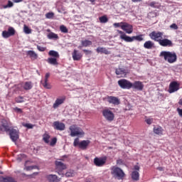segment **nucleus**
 Wrapping results in <instances>:
<instances>
[{"instance_id":"f257e3e1","label":"nucleus","mask_w":182,"mask_h":182,"mask_svg":"<svg viewBox=\"0 0 182 182\" xmlns=\"http://www.w3.org/2000/svg\"><path fill=\"white\" fill-rule=\"evenodd\" d=\"M159 56L164 58V60L168 62V63H174L175 62H177V54L176 52L162 51Z\"/></svg>"},{"instance_id":"f03ea898","label":"nucleus","mask_w":182,"mask_h":182,"mask_svg":"<svg viewBox=\"0 0 182 182\" xmlns=\"http://www.w3.org/2000/svg\"><path fill=\"white\" fill-rule=\"evenodd\" d=\"M111 174L113 176L114 178H117V180H123V178L126 177L124 171L117 166H112L111 168Z\"/></svg>"},{"instance_id":"7ed1b4c3","label":"nucleus","mask_w":182,"mask_h":182,"mask_svg":"<svg viewBox=\"0 0 182 182\" xmlns=\"http://www.w3.org/2000/svg\"><path fill=\"white\" fill-rule=\"evenodd\" d=\"M69 129L70 131L71 137L85 135V132H83V130L76 124L71 125Z\"/></svg>"},{"instance_id":"20e7f679","label":"nucleus","mask_w":182,"mask_h":182,"mask_svg":"<svg viewBox=\"0 0 182 182\" xmlns=\"http://www.w3.org/2000/svg\"><path fill=\"white\" fill-rule=\"evenodd\" d=\"M89 144H90V141L83 140L80 142L79 138H76L73 142L74 147L78 146L79 149H81L82 150H86L87 149V146H89Z\"/></svg>"},{"instance_id":"39448f33","label":"nucleus","mask_w":182,"mask_h":182,"mask_svg":"<svg viewBox=\"0 0 182 182\" xmlns=\"http://www.w3.org/2000/svg\"><path fill=\"white\" fill-rule=\"evenodd\" d=\"M118 85L121 89H132V82L126 79L118 80Z\"/></svg>"},{"instance_id":"423d86ee","label":"nucleus","mask_w":182,"mask_h":182,"mask_svg":"<svg viewBox=\"0 0 182 182\" xmlns=\"http://www.w3.org/2000/svg\"><path fill=\"white\" fill-rule=\"evenodd\" d=\"M149 38L159 43L161 40V38H163V33L160 31H152L149 33Z\"/></svg>"},{"instance_id":"0eeeda50","label":"nucleus","mask_w":182,"mask_h":182,"mask_svg":"<svg viewBox=\"0 0 182 182\" xmlns=\"http://www.w3.org/2000/svg\"><path fill=\"white\" fill-rule=\"evenodd\" d=\"M106 161H107V156L95 157L94 159V164L96 167H103L106 164Z\"/></svg>"},{"instance_id":"6e6552de","label":"nucleus","mask_w":182,"mask_h":182,"mask_svg":"<svg viewBox=\"0 0 182 182\" xmlns=\"http://www.w3.org/2000/svg\"><path fill=\"white\" fill-rule=\"evenodd\" d=\"M102 116L107 122H113L114 120V114L109 109H104L102 111Z\"/></svg>"},{"instance_id":"1a4fd4ad","label":"nucleus","mask_w":182,"mask_h":182,"mask_svg":"<svg viewBox=\"0 0 182 182\" xmlns=\"http://www.w3.org/2000/svg\"><path fill=\"white\" fill-rule=\"evenodd\" d=\"M180 90V84L177 81H173L169 84L168 93H174Z\"/></svg>"},{"instance_id":"9d476101","label":"nucleus","mask_w":182,"mask_h":182,"mask_svg":"<svg viewBox=\"0 0 182 182\" xmlns=\"http://www.w3.org/2000/svg\"><path fill=\"white\" fill-rule=\"evenodd\" d=\"M11 122L6 119L1 120V125L0 126V132H9L11 130Z\"/></svg>"},{"instance_id":"9b49d317","label":"nucleus","mask_w":182,"mask_h":182,"mask_svg":"<svg viewBox=\"0 0 182 182\" xmlns=\"http://www.w3.org/2000/svg\"><path fill=\"white\" fill-rule=\"evenodd\" d=\"M49 77H50V73H47L45 75L44 80H41V85H43L45 89H52V85H50V83H48Z\"/></svg>"},{"instance_id":"f8f14e48","label":"nucleus","mask_w":182,"mask_h":182,"mask_svg":"<svg viewBox=\"0 0 182 182\" xmlns=\"http://www.w3.org/2000/svg\"><path fill=\"white\" fill-rule=\"evenodd\" d=\"M53 127L55 130H59L60 132H63V130L66 129V125H65V123L63 122L55 121L53 123Z\"/></svg>"},{"instance_id":"ddd939ff","label":"nucleus","mask_w":182,"mask_h":182,"mask_svg":"<svg viewBox=\"0 0 182 182\" xmlns=\"http://www.w3.org/2000/svg\"><path fill=\"white\" fill-rule=\"evenodd\" d=\"M14 35H15V28L13 27H9L7 31H4L2 32V36L5 39H8V38H10V36H14Z\"/></svg>"},{"instance_id":"4468645a","label":"nucleus","mask_w":182,"mask_h":182,"mask_svg":"<svg viewBox=\"0 0 182 182\" xmlns=\"http://www.w3.org/2000/svg\"><path fill=\"white\" fill-rule=\"evenodd\" d=\"M159 43L161 46H163L164 48L173 47V41H171V40H168V38H164V39L161 38Z\"/></svg>"},{"instance_id":"2eb2a0df","label":"nucleus","mask_w":182,"mask_h":182,"mask_svg":"<svg viewBox=\"0 0 182 182\" xmlns=\"http://www.w3.org/2000/svg\"><path fill=\"white\" fill-rule=\"evenodd\" d=\"M122 29L126 32V33H133V26L129 23L124 22L122 26Z\"/></svg>"},{"instance_id":"dca6fc26","label":"nucleus","mask_w":182,"mask_h":182,"mask_svg":"<svg viewBox=\"0 0 182 182\" xmlns=\"http://www.w3.org/2000/svg\"><path fill=\"white\" fill-rule=\"evenodd\" d=\"M105 99L111 105H118L120 103V100L117 97L107 96Z\"/></svg>"},{"instance_id":"f3484780","label":"nucleus","mask_w":182,"mask_h":182,"mask_svg":"<svg viewBox=\"0 0 182 182\" xmlns=\"http://www.w3.org/2000/svg\"><path fill=\"white\" fill-rule=\"evenodd\" d=\"M117 32L120 35L119 36L120 39H122V41H124V42H133V36L130 37L126 35L124 32L120 30H118Z\"/></svg>"},{"instance_id":"a211bd4d","label":"nucleus","mask_w":182,"mask_h":182,"mask_svg":"<svg viewBox=\"0 0 182 182\" xmlns=\"http://www.w3.org/2000/svg\"><path fill=\"white\" fill-rule=\"evenodd\" d=\"M132 88L141 92L144 89V84L141 81H135L132 83Z\"/></svg>"},{"instance_id":"6ab92c4d","label":"nucleus","mask_w":182,"mask_h":182,"mask_svg":"<svg viewBox=\"0 0 182 182\" xmlns=\"http://www.w3.org/2000/svg\"><path fill=\"white\" fill-rule=\"evenodd\" d=\"M9 136L10 139H11L12 141H16L18 139H19V132H18V130L14 129H10L9 131Z\"/></svg>"},{"instance_id":"aec40b11","label":"nucleus","mask_w":182,"mask_h":182,"mask_svg":"<svg viewBox=\"0 0 182 182\" xmlns=\"http://www.w3.org/2000/svg\"><path fill=\"white\" fill-rule=\"evenodd\" d=\"M72 58L73 60H80V59L83 58V55L79 52V50H74L72 53Z\"/></svg>"},{"instance_id":"412c9836","label":"nucleus","mask_w":182,"mask_h":182,"mask_svg":"<svg viewBox=\"0 0 182 182\" xmlns=\"http://www.w3.org/2000/svg\"><path fill=\"white\" fill-rule=\"evenodd\" d=\"M115 73L119 77H124L127 75V70L124 68H117L115 70Z\"/></svg>"},{"instance_id":"4be33fe9","label":"nucleus","mask_w":182,"mask_h":182,"mask_svg":"<svg viewBox=\"0 0 182 182\" xmlns=\"http://www.w3.org/2000/svg\"><path fill=\"white\" fill-rule=\"evenodd\" d=\"M56 170L58 171H62L63 170H66V164H63L62 161H55Z\"/></svg>"},{"instance_id":"5701e85b","label":"nucleus","mask_w":182,"mask_h":182,"mask_svg":"<svg viewBox=\"0 0 182 182\" xmlns=\"http://www.w3.org/2000/svg\"><path fill=\"white\" fill-rule=\"evenodd\" d=\"M65 100H66V97H63V98H58L55 100V103L53 105V107L54 109H57V107H59L60 105H63V103L65 102Z\"/></svg>"},{"instance_id":"b1692460","label":"nucleus","mask_w":182,"mask_h":182,"mask_svg":"<svg viewBox=\"0 0 182 182\" xmlns=\"http://www.w3.org/2000/svg\"><path fill=\"white\" fill-rule=\"evenodd\" d=\"M153 132L158 136H163V132H164V129L161 126H157L154 127Z\"/></svg>"},{"instance_id":"393cba45","label":"nucleus","mask_w":182,"mask_h":182,"mask_svg":"<svg viewBox=\"0 0 182 182\" xmlns=\"http://www.w3.org/2000/svg\"><path fill=\"white\" fill-rule=\"evenodd\" d=\"M0 182H16V179L11 176H0Z\"/></svg>"},{"instance_id":"a878e982","label":"nucleus","mask_w":182,"mask_h":182,"mask_svg":"<svg viewBox=\"0 0 182 182\" xmlns=\"http://www.w3.org/2000/svg\"><path fill=\"white\" fill-rule=\"evenodd\" d=\"M47 180L49 182H59L60 181V179L58 178V176L50 174L46 176Z\"/></svg>"},{"instance_id":"bb28decb","label":"nucleus","mask_w":182,"mask_h":182,"mask_svg":"<svg viewBox=\"0 0 182 182\" xmlns=\"http://www.w3.org/2000/svg\"><path fill=\"white\" fill-rule=\"evenodd\" d=\"M26 55L27 56H29L31 60H36V59H38V54L33 50H28Z\"/></svg>"},{"instance_id":"cd10ccee","label":"nucleus","mask_w":182,"mask_h":182,"mask_svg":"<svg viewBox=\"0 0 182 182\" xmlns=\"http://www.w3.org/2000/svg\"><path fill=\"white\" fill-rule=\"evenodd\" d=\"M96 52L98 53H104V55H110V51H109L105 47H98L96 49Z\"/></svg>"},{"instance_id":"c85d7f7f","label":"nucleus","mask_w":182,"mask_h":182,"mask_svg":"<svg viewBox=\"0 0 182 182\" xmlns=\"http://www.w3.org/2000/svg\"><path fill=\"white\" fill-rule=\"evenodd\" d=\"M131 177L134 181H139L140 180V173L137 171H134L132 172Z\"/></svg>"},{"instance_id":"c756f323","label":"nucleus","mask_w":182,"mask_h":182,"mask_svg":"<svg viewBox=\"0 0 182 182\" xmlns=\"http://www.w3.org/2000/svg\"><path fill=\"white\" fill-rule=\"evenodd\" d=\"M32 87H33V85L31 81L25 82L24 84L23 85V88L24 89V90H31Z\"/></svg>"},{"instance_id":"7c9ffc66","label":"nucleus","mask_w":182,"mask_h":182,"mask_svg":"<svg viewBox=\"0 0 182 182\" xmlns=\"http://www.w3.org/2000/svg\"><path fill=\"white\" fill-rule=\"evenodd\" d=\"M154 46V43H153L151 41H146L144 43V48H145V49H153Z\"/></svg>"},{"instance_id":"2f4dec72","label":"nucleus","mask_w":182,"mask_h":182,"mask_svg":"<svg viewBox=\"0 0 182 182\" xmlns=\"http://www.w3.org/2000/svg\"><path fill=\"white\" fill-rule=\"evenodd\" d=\"M48 63L50 65H53V66L58 65L59 63H58V58H48L47 59Z\"/></svg>"},{"instance_id":"473e14b6","label":"nucleus","mask_w":182,"mask_h":182,"mask_svg":"<svg viewBox=\"0 0 182 182\" xmlns=\"http://www.w3.org/2000/svg\"><path fill=\"white\" fill-rule=\"evenodd\" d=\"M81 45L84 48H87L88 46H92V43L89 40H84L81 41Z\"/></svg>"},{"instance_id":"72a5a7b5","label":"nucleus","mask_w":182,"mask_h":182,"mask_svg":"<svg viewBox=\"0 0 182 182\" xmlns=\"http://www.w3.org/2000/svg\"><path fill=\"white\" fill-rule=\"evenodd\" d=\"M48 55H49V56H52L54 58L59 59V53H58L57 51L50 50L48 52Z\"/></svg>"},{"instance_id":"f704fd0d","label":"nucleus","mask_w":182,"mask_h":182,"mask_svg":"<svg viewBox=\"0 0 182 182\" xmlns=\"http://www.w3.org/2000/svg\"><path fill=\"white\" fill-rule=\"evenodd\" d=\"M47 38L48 39H59V36L58 34L50 32V33L48 34Z\"/></svg>"},{"instance_id":"c9c22d12","label":"nucleus","mask_w":182,"mask_h":182,"mask_svg":"<svg viewBox=\"0 0 182 182\" xmlns=\"http://www.w3.org/2000/svg\"><path fill=\"white\" fill-rule=\"evenodd\" d=\"M133 41H138V42H141V41H144V38H143V34H140L139 36H132Z\"/></svg>"},{"instance_id":"e433bc0d","label":"nucleus","mask_w":182,"mask_h":182,"mask_svg":"<svg viewBox=\"0 0 182 182\" xmlns=\"http://www.w3.org/2000/svg\"><path fill=\"white\" fill-rule=\"evenodd\" d=\"M99 19L101 23H107V22H109V18H107V16H102L100 17Z\"/></svg>"},{"instance_id":"4c0bfd02","label":"nucleus","mask_w":182,"mask_h":182,"mask_svg":"<svg viewBox=\"0 0 182 182\" xmlns=\"http://www.w3.org/2000/svg\"><path fill=\"white\" fill-rule=\"evenodd\" d=\"M60 31L62 32V33H68L69 32L68 28L64 25L60 26Z\"/></svg>"},{"instance_id":"58836bf2","label":"nucleus","mask_w":182,"mask_h":182,"mask_svg":"<svg viewBox=\"0 0 182 182\" xmlns=\"http://www.w3.org/2000/svg\"><path fill=\"white\" fill-rule=\"evenodd\" d=\"M23 31L24 33H26L27 35H29V33H32V30L28 27V26L24 25L23 26Z\"/></svg>"},{"instance_id":"ea45409f","label":"nucleus","mask_w":182,"mask_h":182,"mask_svg":"<svg viewBox=\"0 0 182 182\" xmlns=\"http://www.w3.org/2000/svg\"><path fill=\"white\" fill-rule=\"evenodd\" d=\"M15 102L16 103H23V97L19 96L15 98Z\"/></svg>"},{"instance_id":"a19ab883","label":"nucleus","mask_w":182,"mask_h":182,"mask_svg":"<svg viewBox=\"0 0 182 182\" xmlns=\"http://www.w3.org/2000/svg\"><path fill=\"white\" fill-rule=\"evenodd\" d=\"M12 6H14V3H12V1H11L10 0H9L7 4L4 6L3 8L4 9H6V8H12Z\"/></svg>"},{"instance_id":"79ce46f5","label":"nucleus","mask_w":182,"mask_h":182,"mask_svg":"<svg viewBox=\"0 0 182 182\" xmlns=\"http://www.w3.org/2000/svg\"><path fill=\"white\" fill-rule=\"evenodd\" d=\"M53 16H55V14L53 12H48L46 14L47 19H52Z\"/></svg>"},{"instance_id":"37998d69","label":"nucleus","mask_w":182,"mask_h":182,"mask_svg":"<svg viewBox=\"0 0 182 182\" xmlns=\"http://www.w3.org/2000/svg\"><path fill=\"white\" fill-rule=\"evenodd\" d=\"M50 139V136L49 134H44L43 140L45 141V143H49V139Z\"/></svg>"},{"instance_id":"c03bdc74","label":"nucleus","mask_w":182,"mask_h":182,"mask_svg":"<svg viewBox=\"0 0 182 182\" xmlns=\"http://www.w3.org/2000/svg\"><path fill=\"white\" fill-rule=\"evenodd\" d=\"M123 23H124V22L114 23L113 24V26H114V28H121V29H122V26L123 25Z\"/></svg>"},{"instance_id":"a18cd8bd","label":"nucleus","mask_w":182,"mask_h":182,"mask_svg":"<svg viewBox=\"0 0 182 182\" xmlns=\"http://www.w3.org/2000/svg\"><path fill=\"white\" fill-rule=\"evenodd\" d=\"M169 28H171V29H173L174 31H177V29H178V26H177V24H176V23H172L170 26H169Z\"/></svg>"},{"instance_id":"49530a36","label":"nucleus","mask_w":182,"mask_h":182,"mask_svg":"<svg viewBox=\"0 0 182 182\" xmlns=\"http://www.w3.org/2000/svg\"><path fill=\"white\" fill-rule=\"evenodd\" d=\"M37 49L39 52H45L46 50V48L42 47L41 46H37Z\"/></svg>"},{"instance_id":"de8ad7c7","label":"nucleus","mask_w":182,"mask_h":182,"mask_svg":"<svg viewBox=\"0 0 182 182\" xmlns=\"http://www.w3.org/2000/svg\"><path fill=\"white\" fill-rule=\"evenodd\" d=\"M145 122L147 124H151L153 123V118H148L145 119Z\"/></svg>"},{"instance_id":"09e8293b","label":"nucleus","mask_w":182,"mask_h":182,"mask_svg":"<svg viewBox=\"0 0 182 182\" xmlns=\"http://www.w3.org/2000/svg\"><path fill=\"white\" fill-rule=\"evenodd\" d=\"M82 52H84V53L87 55H92V50H86V49H84L82 50Z\"/></svg>"},{"instance_id":"8fccbe9b","label":"nucleus","mask_w":182,"mask_h":182,"mask_svg":"<svg viewBox=\"0 0 182 182\" xmlns=\"http://www.w3.org/2000/svg\"><path fill=\"white\" fill-rule=\"evenodd\" d=\"M56 141H58V139L56 138H53L50 143V146H55L56 144Z\"/></svg>"},{"instance_id":"3c124183","label":"nucleus","mask_w":182,"mask_h":182,"mask_svg":"<svg viewBox=\"0 0 182 182\" xmlns=\"http://www.w3.org/2000/svg\"><path fill=\"white\" fill-rule=\"evenodd\" d=\"M23 126L24 127H27V129H33V125L31 124H25Z\"/></svg>"},{"instance_id":"603ef678","label":"nucleus","mask_w":182,"mask_h":182,"mask_svg":"<svg viewBox=\"0 0 182 182\" xmlns=\"http://www.w3.org/2000/svg\"><path fill=\"white\" fill-rule=\"evenodd\" d=\"M156 1H152L149 4V6H151V8H157V6H156Z\"/></svg>"},{"instance_id":"864d4df0","label":"nucleus","mask_w":182,"mask_h":182,"mask_svg":"<svg viewBox=\"0 0 182 182\" xmlns=\"http://www.w3.org/2000/svg\"><path fill=\"white\" fill-rule=\"evenodd\" d=\"M176 112H178L180 117H182V109L177 108Z\"/></svg>"},{"instance_id":"5fc2aeb1","label":"nucleus","mask_w":182,"mask_h":182,"mask_svg":"<svg viewBox=\"0 0 182 182\" xmlns=\"http://www.w3.org/2000/svg\"><path fill=\"white\" fill-rule=\"evenodd\" d=\"M26 170L29 171L30 170H33V166H26Z\"/></svg>"},{"instance_id":"6e6d98bb","label":"nucleus","mask_w":182,"mask_h":182,"mask_svg":"<svg viewBox=\"0 0 182 182\" xmlns=\"http://www.w3.org/2000/svg\"><path fill=\"white\" fill-rule=\"evenodd\" d=\"M134 170H136V171H139L140 170V166H139L138 165H135L134 166Z\"/></svg>"},{"instance_id":"4d7b16f0","label":"nucleus","mask_w":182,"mask_h":182,"mask_svg":"<svg viewBox=\"0 0 182 182\" xmlns=\"http://www.w3.org/2000/svg\"><path fill=\"white\" fill-rule=\"evenodd\" d=\"M72 176H73V173L70 172H67L65 173V177H72Z\"/></svg>"},{"instance_id":"13d9d810","label":"nucleus","mask_w":182,"mask_h":182,"mask_svg":"<svg viewBox=\"0 0 182 182\" xmlns=\"http://www.w3.org/2000/svg\"><path fill=\"white\" fill-rule=\"evenodd\" d=\"M15 110H16V112H18V113H22V109L21 108L16 107Z\"/></svg>"},{"instance_id":"bf43d9fd","label":"nucleus","mask_w":182,"mask_h":182,"mask_svg":"<svg viewBox=\"0 0 182 182\" xmlns=\"http://www.w3.org/2000/svg\"><path fill=\"white\" fill-rule=\"evenodd\" d=\"M13 2H14L15 4H19V2H22L23 0H12Z\"/></svg>"},{"instance_id":"052dcab7","label":"nucleus","mask_w":182,"mask_h":182,"mask_svg":"<svg viewBox=\"0 0 182 182\" xmlns=\"http://www.w3.org/2000/svg\"><path fill=\"white\" fill-rule=\"evenodd\" d=\"M132 2H141L142 0H132Z\"/></svg>"},{"instance_id":"680f3d73","label":"nucleus","mask_w":182,"mask_h":182,"mask_svg":"<svg viewBox=\"0 0 182 182\" xmlns=\"http://www.w3.org/2000/svg\"><path fill=\"white\" fill-rule=\"evenodd\" d=\"M88 1H90V2H92V5H95V0H88Z\"/></svg>"},{"instance_id":"e2e57ef3","label":"nucleus","mask_w":182,"mask_h":182,"mask_svg":"<svg viewBox=\"0 0 182 182\" xmlns=\"http://www.w3.org/2000/svg\"><path fill=\"white\" fill-rule=\"evenodd\" d=\"M178 105H181L182 106V99H181L178 102Z\"/></svg>"},{"instance_id":"0e129e2a","label":"nucleus","mask_w":182,"mask_h":182,"mask_svg":"<svg viewBox=\"0 0 182 182\" xmlns=\"http://www.w3.org/2000/svg\"><path fill=\"white\" fill-rule=\"evenodd\" d=\"M22 161V159H21L20 157H18V158H17V161Z\"/></svg>"},{"instance_id":"69168bd1","label":"nucleus","mask_w":182,"mask_h":182,"mask_svg":"<svg viewBox=\"0 0 182 182\" xmlns=\"http://www.w3.org/2000/svg\"><path fill=\"white\" fill-rule=\"evenodd\" d=\"M0 174H4V172L0 171Z\"/></svg>"},{"instance_id":"338daca9","label":"nucleus","mask_w":182,"mask_h":182,"mask_svg":"<svg viewBox=\"0 0 182 182\" xmlns=\"http://www.w3.org/2000/svg\"><path fill=\"white\" fill-rule=\"evenodd\" d=\"M109 149H113V147H112V146H109Z\"/></svg>"},{"instance_id":"774afa93","label":"nucleus","mask_w":182,"mask_h":182,"mask_svg":"<svg viewBox=\"0 0 182 182\" xmlns=\"http://www.w3.org/2000/svg\"><path fill=\"white\" fill-rule=\"evenodd\" d=\"M58 174H60V172H58Z\"/></svg>"}]
</instances>
